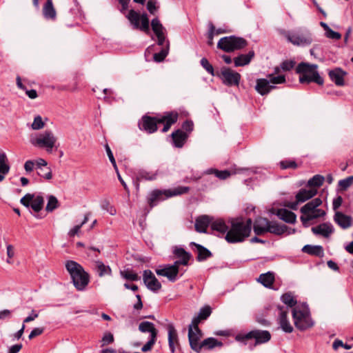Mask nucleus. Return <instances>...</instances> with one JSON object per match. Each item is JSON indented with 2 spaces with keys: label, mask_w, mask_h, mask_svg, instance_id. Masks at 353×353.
Instances as JSON below:
<instances>
[{
  "label": "nucleus",
  "mask_w": 353,
  "mask_h": 353,
  "mask_svg": "<svg viewBox=\"0 0 353 353\" xmlns=\"http://www.w3.org/2000/svg\"><path fill=\"white\" fill-rule=\"evenodd\" d=\"M231 227L225 234V239L230 243L243 242L250 235L252 220L249 218L245 222L242 218L232 219Z\"/></svg>",
  "instance_id": "1"
},
{
  "label": "nucleus",
  "mask_w": 353,
  "mask_h": 353,
  "mask_svg": "<svg viewBox=\"0 0 353 353\" xmlns=\"http://www.w3.org/2000/svg\"><path fill=\"white\" fill-rule=\"evenodd\" d=\"M65 266L77 290H85L90 282V274L84 270L83 267L72 260L67 261Z\"/></svg>",
  "instance_id": "2"
},
{
  "label": "nucleus",
  "mask_w": 353,
  "mask_h": 353,
  "mask_svg": "<svg viewBox=\"0 0 353 353\" xmlns=\"http://www.w3.org/2000/svg\"><path fill=\"white\" fill-rule=\"evenodd\" d=\"M317 68L318 66L316 64H310L305 62L300 63L296 68V72L300 74L299 82L301 83L314 82L322 85L324 80L317 71Z\"/></svg>",
  "instance_id": "3"
},
{
  "label": "nucleus",
  "mask_w": 353,
  "mask_h": 353,
  "mask_svg": "<svg viewBox=\"0 0 353 353\" xmlns=\"http://www.w3.org/2000/svg\"><path fill=\"white\" fill-rule=\"evenodd\" d=\"M190 188L186 186H178L172 190H154L148 196V203L150 208L156 206L159 202L164 201L170 197L186 194Z\"/></svg>",
  "instance_id": "4"
},
{
  "label": "nucleus",
  "mask_w": 353,
  "mask_h": 353,
  "mask_svg": "<svg viewBox=\"0 0 353 353\" xmlns=\"http://www.w3.org/2000/svg\"><path fill=\"white\" fill-rule=\"evenodd\" d=\"M248 45V41L241 37L230 35L222 37L217 43V48L225 52H232L245 48Z\"/></svg>",
  "instance_id": "5"
},
{
  "label": "nucleus",
  "mask_w": 353,
  "mask_h": 353,
  "mask_svg": "<svg viewBox=\"0 0 353 353\" xmlns=\"http://www.w3.org/2000/svg\"><path fill=\"white\" fill-rule=\"evenodd\" d=\"M254 339V346L265 343L271 339V334L268 330H253L245 334L236 335L235 340L246 345L248 340Z\"/></svg>",
  "instance_id": "6"
},
{
  "label": "nucleus",
  "mask_w": 353,
  "mask_h": 353,
  "mask_svg": "<svg viewBox=\"0 0 353 353\" xmlns=\"http://www.w3.org/2000/svg\"><path fill=\"white\" fill-rule=\"evenodd\" d=\"M127 19L134 29L140 30L146 34L150 32V21L147 13L140 14L133 9L129 10Z\"/></svg>",
  "instance_id": "7"
},
{
  "label": "nucleus",
  "mask_w": 353,
  "mask_h": 353,
  "mask_svg": "<svg viewBox=\"0 0 353 353\" xmlns=\"http://www.w3.org/2000/svg\"><path fill=\"white\" fill-rule=\"evenodd\" d=\"M292 317L295 327L300 331L306 330L314 325L309 312L294 308L292 310Z\"/></svg>",
  "instance_id": "8"
},
{
  "label": "nucleus",
  "mask_w": 353,
  "mask_h": 353,
  "mask_svg": "<svg viewBox=\"0 0 353 353\" xmlns=\"http://www.w3.org/2000/svg\"><path fill=\"white\" fill-rule=\"evenodd\" d=\"M216 77H219L222 83L229 87L239 86L241 74L228 67H222L221 70L216 72Z\"/></svg>",
  "instance_id": "9"
},
{
  "label": "nucleus",
  "mask_w": 353,
  "mask_h": 353,
  "mask_svg": "<svg viewBox=\"0 0 353 353\" xmlns=\"http://www.w3.org/2000/svg\"><path fill=\"white\" fill-rule=\"evenodd\" d=\"M57 138L50 130H46L43 133L40 134L38 137L30 140V143L37 147L46 148L47 152H51L54 148Z\"/></svg>",
  "instance_id": "10"
},
{
  "label": "nucleus",
  "mask_w": 353,
  "mask_h": 353,
  "mask_svg": "<svg viewBox=\"0 0 353 353\" xmlns=\"http://www.w3.org/2000/svg\"><path fill=\"white\" fill-rule=\"evenodd\" d=\"M285 37L294 46H308L312 42V34L308 30L288 32Z\"/></svg>",
  "instance_id": "11"
},
{
  "label": "nucleus",
  "mask_w": 353,
  "mask_h": 353,
  "mask_svg": "<svg viewBox=\"0 0 353 353\" xmlns=\"http://www.w3.org/2000/svg\"><path fill=\"white\" fill-rule=\"evenodd\" d=\"M20 203L28 208H31L35 213H39L43 208L44 199L41 195L27 193L21 199Z\"/></svg>",
  "instance_id": "12"
},
{
  "label": "nucleus",
  "mask_w": 353,
  "mask_h": 353,
  "mask_svg": "<svg viewBox=\"0 0 353 353\" xmlns=\"http://www.w3.org/2000/svg\"><path fill=\"white\" fill-rule=\"evenodd\" d=\"M159 117H151L148 114L143 115L138 123L139 130L153 134L158 130Z\"/></svg>",
  "instance_id": "13"
},
{
  "label": "nucleus",
  "mask_w": 353,
  "mask_h": 353,
  "mask_svg": "<svg viewBox=\"0 0 353 353\" xmlns=\"http://www.w3.org/2000/svg\"><path fill=\"white\" fill-rule=\"evenodd\" d=\"M179 116V114L176 111L165 112L163 115L158 116L159 123L163 124V128L161 130V132H168L171 126L177 122Z\"/></svg>",
  "instance_id": "14"
},
{
  "label": "nucleus",
  "mask_w": 353,
  "mask_h": 353,
  "mask_svg": "<svg viewBox=\"0 0 353 353\" xmlns=\"http://www.w3.org/2000/svg\"><path fill=\"white\" fill-rule=\"evenodd\" d=\"M143 280L147 288L152 292H158L162 287L161 283L155 277L150 270H145L143 272Z\"/></svg>",
  "instance_id": "15"
},
{
  "label": "nucleus",
  "mask_w": 353,
  "mask_h": 353,
  "mask_svg": "<svg viewBox=\"0 0 353 353\" xmlns=\"http://www.w3.org/2000/svg\"><path fill=\"white\" fill-rule=\"evenodd\" d=\"M267 232L281 236L287 232L288 234H294L296 232L295 229L289 228L285 224H279L276 221H271L269 226L267 228Z\"/></svg>",
  "instance_id": "16"
},
{
  "label": "nucleus",
  "mask_w": 353,
  "mask_h": 353,
  "mask_svg": "<svg viewBox=\"0 0 353 353\" xmlns=\"http://www.w3.org/2000/svg\"><path fill=\"white\" fill-rule=\"evenodd\" d=\"M277 310L280 311L279 323L281 328L286 333H292L294 329L288 319V308L285 310L284 306L279 305Z\"/></svg>",
  "instance_id": "17"
},
{
  "label": "nucleus",
  "mask_w": 353,
  "mask_h": 353,
  "mask_svg": "<svg viewBox=\"0 0 353 353\" xmlns=\"http://www.w3.org/2000/svg\"><path fill=\"white\" fill-rule=\"evenodd\" d=\"M270 221L265 217L258 216L254 219L253 223L254 232L256 236H261L267 233V228Z\"/></svg>",
  "instance_id": "18"
},
{
  "label": "nucleus",
  "mask_w": 353,
  "mask_h": 353,
  "mask_svg": "<svg viewBox=\"0 0 353 353\" xmlns=\"http://www.w3.org/2000/svg\"><path fill=\"white\" fill-rule=\"evenodd\" d=\"M345 72L341 68H336L330 70L328 72L329 77L336 85L343 86L345 84L344 77L346 75Z\"/></svg>",
  "instance_id": "19"
},
{
  "label": "nucleus",
  "mask_w": 353,
  "mask_h": 353,
  "mask_svg": "<svg viewBox=\"0 0 353 353\" xmlns=\"http://www.w3.org/2000/svg\"><path fill=\"white\" fill-rule=\"evenodd\" d=\"M171 137L174 147L181 148L185 143L189 135L182 130L178 129L172 133Z\"/></svg>",
  "instance_id": "20"
},
{
  "label": "nucleus",
  "mask_w": 353,
  "mask_h": 353,
  "mask_svg": "<svg viewBox=\"0 0 353 353\" xmlns=\"http://www.w3.org/2000/svg\"><path fill=\"white\" fill-rule=\"evenodd\" d=\"M334 221L341 228L347 229L352 224V218L349 215H346L341 212L336 211L334 216Z\"/></svg>",
  "instance_id": "21"
},
{
  "label": "nucleus",
  "mask_w": 353,
  "mask_h": 353,
  "mask_svg": "<svg viewBox=\"0 0 353 353\" xmlns=\"http://www.w3.org/2000/svg\"><path fill=\"white\" fill-rule=\"evenodd\" d=\"M276 88L275 85H270V81L266 79H257L255 85V90L262 96L268 94L272 90Z\"/></svg>",
  "instance_id": "22"
},
{
  "label": "nucleus",
  "mask_w": 353,
  "mask_h": 353,
  "mask_svg": "<svg viewBox=\"0 0 353 353\" xmlns=\"http://www.w3.org/2000/svg\"><path fill=\"white\" fill-rule=\"evenodd\" d=\"M156 273L159 276L167 277L171 282H174L177 279L179 272L176 270L175 268H172L171 265H167L164 268L157 269Z\"/></svg>",
  "instance_id": "23"
},
{
  "label": "nucleus",
  "mask_w": 353,
  "mask_h": 353,
  "mask_svg": "<svg viewBox=\"0 0 353 353\" xmlns=\"http://www.w3.org/2000/svg\"><path fill=\"white\" fill-rule=\"evenodd\" d=\"M211 223L212 219L209 216H200L195 221V230L199 233H205L208 227L211 224Z\"/></svg>",
  "instance_id": "24"
},
{
  "label": "nucleus",
  "mask_w": 353,
  "mask_h": 353,
  "mask_svg": "<svg viewBox=\"0 0 353 353\" xmlns=\"http://www.w3.org/2000/svg\"><path fill=\"white\" fill-rule=\"evenodd\" d=\"M312 232L314 234L322 235L324 237H329L333 232V228L330 223H323L316 227H312Z\"/></svg>",
  "instance_id": "25"
},
{
  "label": "nucleus",
  "mask_w": 353,
  "mask_h": 353,
  "mask_svg": "<svg viewBox=\"0 0 353 353\" xmlns=\"http://www.w3.org/2000/svg\"><path fill=\"white\" fill-rule=\"evenodd\" d=\"M190 246H194L197 251V256L196 260L198 261H203L208 259V258H210L212 256V253L210 250H209L205 247L203 246L202 245H200L199 243H196L195 242H191Z\"/></svg>",
  "instance_id": "26"
},
{
  "label": "nucleus",
  "mask_w": 353,
  "mask_h": 353,
  "mask_svg": "<svg viewBox=\"0 0 353 353\" xmlns=\"http://www.w3.org/2000/svg\"><path fill=\"white\" fill-rule=\"evenodd\" d=\"M168 345L172 353L175 352V343L179 345L177 332L172 324L168 325Z\"/></svg>",
  "instance_id": "27"
},
{
  "label": "nucleus",
  "mask_w": 353,
  "mask_h": 353,
  "mask_svg": "<svg viewBox=\"0 0 353 353\" xmlns=\"http://www.w3.org/2000/svg\"><path fill=\"white\" fill-rule=\"evenodd\" d=\"M276 214L280 219L288 223H294L296 220V214L285 208L278 209Z\"/></svg>",
  "instance_id": "28"
},
{
  "label": "nucleus",
  "mask_w": 353,
  "mask_h": 353,
  "mask_svg": "<svg viewBox=\"0 0 353 353\" xmlns=\"http://www.w3.org/2000/svg\"><path fill=\"white\" fill-rule=\"evenodd\" d=\"M317 192V190L314 188H311L310 190L301 188L296 194L295 199L298 202L303 203L314 197Z\"/></svg>",
  "instance_id": "29"
},
{
  "label": "nucleus",
  "mask_w": 353,
  "mask_h": 353,
  "mask_svg": "<svg viewBox=\"0 0 353 353\" xmlns=\"http://www.w3.org/2000/svg\"><path fill=\"white\" fill-rule=\"evenodd\" d=\"M43 15L46 19L55 20L57 12L53 6L52 0H46L42 10Z\"/></svg>",
  "instance_id": "30"
},
{
  "label": "nucleus",
  "mask_w": 353,
  "mask_h": 353,
  "mask_svg": "<svg viewBox=\"0 0 353 353\" xmlns=\"http://www.w3.org/2000/svg\"><path fill=\"white\" fill-rule=\"evenodd\" d=\"M254 57V52L253 50L249 51L248 54H241L234 59L235 67L244 66L250 63L251 60Z\"/></svg>",
  "instance_id": "31"
},
{
  "label": "nucleus",
  "mask_w": 353,
  "mask_h": 353,
  "mask_svg": "<svg viewBox=\"0 0 353 353\" xmlns=\"http://www.w3.org/2000/svg\"><path fill=\"white\" fill-rule=\"evenodd\" d=\"M200 336L194 333L191 327H188V340L191 349L197 353H200Z\"/></svg>",
  "instance_id": "32"
},
{
  "label": "nucleus",
  "mask_w": 353,
  "mask_h": 353,
  "mask_svg": "<svg viewBox=\"0 0 353 353\" xmlns=\"http://www.w3.org/2000/svg\"><path fill=\"white\" fill-rule=\"evenodd\" d=\"M139 330L143 333L149 332L150 337H157L158 330L155 328L153 323L143 321L139 325Z\"/></svg>",
  "instance_id": "33"
},
{
  "label": "nucleus",
  "mask_w": 353,
  "mask_h": 353,
  "mask_svg": "<svg viewBox=\"0 0 353 353\" xmlns=\"http://www.w3.org/2000/svg\"><path fill=\"white\" fill-rule=\"evenodd\" d=\"M274 281V274L272 272L261 274L257 279V281L267 288H272Z\"/></svg>",
  "instance_id": "34"
},
{
  "label": "nucleus",
  "mask_w": 353,
  "mask_h": 353,
  "mask_svg": "<svg viewBox=\"0 0 353 353\" xmlns=\"http://www.w3.org/2000/svg\"><path fill=\"white\" fill-rule=\"evenodd\" d=\"M322 204V200L320 198H315L307 203L301 208V212L303 214H310L316 210V208Z\"/></svg>",
  "instance_id": "35"
},
{
  "label": "nucleus",
  "mask_w": 353,
  "mask_h": 353,
  "mask_svg": "<svg viewBox=\"0 0 353 353\" xmlns=\"http://www.w3.org/2000/svg\"><path fill=\"white\" fill-rule=\"evenodd\" d=\"M304 253L312 256L322 257L324 254L323 248L321 245H305L302 248Z\"/></svg>",
  "instance_id": "36"
},
{
  "label": "nucleus",
  "mask_w": 353,
  "mask_h": 353,
  "mask_svg": "<svg viewBox=\"0 0 353 353\" xmlns=\"http://www.w3.org/2000/svg\"><path fill=\"white\" fill-rule=\"evenodd\" d=\"M210 228L212 231H216L221 234H225L229 230L228 226L224 220L221 219L212 221L210 224Z\"/></svg>",
  "instance_id": "37"
},
{
  "label": "nucleus",
  "mask_w": 353,
  "mask_h": 353,
  "mask_svg": "<svg viewBox=\"0 0 353 353\" xmlns=\"http://www.w3.org/2000/svg\"><path fill=\"white\" fill-rule=\"evenodd\" d=\"M223 346V343L213 337H209L200 343V352L203 348L205 350H212L214 347Z\"/></svg>",
  "instance_id": "38"
},
{
  "label": "nucleus",
  "mask_w": 353,
  "mask_h": 353,
  "mask_svg": "<svg viewBox=\"0 0 353 353\" xmlns=\"http://www.w3.org/2000/svg\"><path fill=\"white\" fill-rule=\"evenodd\" d=\"M96 271L99 276L102 277L105 274L111 275L112 269L109 265H105L101 261H96Z\"/></svg>",
  "instance_id": "39"
},
{
  "label": "nucleus",
  "mask_w": 353,
  "mask_h": 353,
  "mask_svg": "<svg viewBox=\"0 0 353 353\" xmlns=\"http://www.w3.org/2000/svg\"><path fill=\"white\" fill-rule=\"evenodd\" d=\"M205 173L208 174H214L221 180H225L229 178L232 174V172L227 170H219L215 168L208 169L206 170Z\"/></svg>",
  "instance_id": "40"
},
{
  "label": "nucleus",
  "mask_w": 353,
  "mask_h": 353,
  "mask_svg": "<svg viewBox=\"0 0 353 353\" xmlns=\"http://www.w3.org/2000/svg\"><path fill=\"white\" fill-rule=\"evenodd\" d=\"M173 254L176 258H179V259H185L187 263H189V261L192 258L191 254L181 247L175 246L173 250Z\"/></svg>",
  "instance_id": "41"
},
{
  "label": "nucleus",
  "mask_w": 353,
  "mask_h": 353,
  "mask_svg": "<svg viewBox=\"0 0 353 353\" xmlns=\"http://www.w3.org/2000/svg\"><path fill=\"white\" fill-rule=\"evenodd\" d=\"M170 49V42L167 41V43L165 47H163L161 51L158 53H155L153 55V59L155 62L160 63L162 62L165 57L168 56L169 53Z\"/></svg>",
  "instance_id": "42"
},
{
  "label": "nucleus",
  "mask_w": 353,
  "mask_h": 353,
  "mask_svg": "<svg viewBox=\"0 0 353 353\" xmlns=\"http://www.w3.org/2000/svg\"><path fill=\"white\" fill-rule=\"evenodd\" d=\"M8 160L4 152L0 154V173L7 174L10 171V165L8 163Z\"/></svg>",
  "instance_id": "43"
},
{
  "label": "nucleus",
  "mask_w": 353,
  "mask_h": 353,
  "mask_svg": "<svg viewBox=\"0 0 353 353\" xmlns=\"http://www.w3.org/2000/svg\"><path fill=\"white\" fill-rule=\"evenodd\" d=\"M281 300L284 304L290 307L295 306L297 303L296 299L291 292H286L283 294L281 297Z\"/></svg>",
  "instance_id": "44"
},
{
  "label": "nucleus",
  "mask_w": 353,
  "mask_h": 353,
  "mask_svg": "<svg viewBox=\"0 0 353 353\" xmlns=\"http://www.w3.org/2000/svg\"><path fill=\"white\" fill-rule=\"evenodd\" d=\"M137 175L139 176V179L146 180V181H153L157 179V174L155 172H148L144 170H139Z\"/></svg>",
  "instance_id": "45"
},
{
  "label": "nucleus",
  "mask_w": 353,
  "mask_h": 353,
  "mask_svg": "<svg viewBox=\"0 0 353 353\" xmlns=\"http://www.w3.org/2000/svg\"><path fill=\"white\" fill-rule=\"evenodd\" d=\"M324 180L325 178L323 176L316 174L308 181L307 186L310 188H319L323 185Z\"/></svg>",
  "instance_id": "46"
},
{
  "label": "nucleus",
  "mask_w": 353,
  "mask_h": 353,
  "mask_svg": "<svg viewBox=\"0 0 353 353\" xmlns=\"http://www.w3.org/2000/svg\"><path fill=\"white\" fill-rule=\"evenodd\" d=\"M121 276L126 280L129 281H138L140 279V276L135 272H133L131 270L127 269L120 272Z\"/></svg>",
  "instance_id": "47"
},
{
  "label": "nucleus",
  "mask_w": 353,
  "mask_h": 353,
  "mask_svg": "<svg viewBox=\"0 0 353 353\" xmlns=\"http://www.w3.org/2000/svg\"><path fill=\"white\" fill-rule=\"evenodd\" d=\"M59 207L58 199L53 195L48 196V201L46 207L47 212H51Z\"/></svg>",
  "instance_id": "48"
},
{
  "label": "nucleus",
  "mask_w": 353,
  "mask_h": 353,
  "mask_svg": "<svg viewBox=\"0 0 353 353\" xmlns=\"http://www.w3.org/2000/svg\"><path fill=\"white\" fill-rule=\"evenodd\" d=\"M353 184V175L339 181V188L341 191L347 190Z\"/></svg>",
  "instance_id": "49"
},
{
  "label": "nucleus",
  "mask_w": 353,
  "mask_h": 353,
  "mask_svg": "<svg viewBox=\"0 0 353 353\" xmlns=\"http://www.w3.org/2000/svg\"><path fill=\"white\" fill-rule=\"evenodd\" d=\"M152 29L155 34H159L163 32L164 28L158 18H154L151 21Z\"/></svg>",
  "instance_id": "50"
},
{
  "label": "nucleus",
  "mask_w": 353,
  "mask_h": 353,
  "mask_svg": "<svg viewBox=\"0 0 353 353\" xmlns=\"http://www.w3.org/2000/svg\"><path fill=\"white\" fill-rule=\"evenodd\" d=\"M279 165L282 170H286L290 168L296 169L298 168L296 162L294 160L290 159H285L280 161Z\"/></svg>",
  "instance_id": "51"
},
{
  "label": "nucleus",
  "mask_w": 353,
  "mask_h": 353,
  "mask_svg": "<svg viewBox=\"0 0 353 353\" xmlns=\"http://www.w3.org/2000/svg\"><path fill=\"white\" fill-rule=\"evenodd\" d=\"M37 172L39 176L46 180H50L52 178V170L50 167L40 168L39 170H37Z\"/></svg>",
  "instance_id": "52"
},
{
  "label": "nucleus",
  "mask_w": 353,
  "mask_h": 353,
  "mask_svg": "<svg viewBox=\"0 0 353 353\" xmlns=\"http://www.w3.org/2000/svg\"><path fill=\"white\" fill-rule=\"evenodd\" d=\"M201 65L202 67L212 76H216V72H214V68L212 65L209 62V61L203 57L201 59Z\"/></svg>",
  "instance_id": "53"
},
{
  "label": "nucleus",
  "mask_w": 353,
  "mask_h": 353,
  "mask_svg": "<svg viewBox=\"0 0 353 353\" xmlns=\"http://www.w3.org/2000/svg\"><path fill=\"white\" fill-rule=\"evenodd\" d=\"M268 77L269 78L268 81H270V83L282 84L286 82L285 75H278L275 77L274 74H269Z\"/></svg>",
  "instance_id": "54"
},
{
  "label": "nucleus",
  "mask_w": 353,
  "mask_h": 353,
  "mask_svg": "<svg viewBox=\"0 0 353 353\" xmlns=\"http://www.w3.org/2000/svg\"><path fill=\"white\" fill-rule=\"evenodd\" d=\"M296 62L294 60H285L280 64L282 71L288 72L290 71L295 66Z\"/></svg>",
  "instance_id": "55"
},
{
  "label": "nucleus",
  "mask_w": 353,
  "mask_h": 353,
  "mask_svg": "<svg viewBox=\"0 0 353 353\" xmlns=\"http://www.w3.org/2000/svg\"><path fill=\"white\" fill-rule=\"evenodd\" d=\"M212 313V308L209 305H205L201 307L199 310L198 316L202 319H207Z\"/></svg>",
  "instance_id": "56"
},
{
  "label": "nucleus",
  "mask_w": 353,
  "mask_h": 353,
  "mask_svg": "<svg viewBox=\"0 0 353 353\" xmlns=\"http://www.w3.org/2000/svg\"><path fill=\"white\" fill-rule=\"evenodd\" d=\"M44 125L45 124H44L43 121H42L41 117L39 115H37V117H34V121L32 123L31 127L33 130H38L42 129L44 127Z\"/></svg>",
  "instance_id": "57"
},
{
  "label": "nucleus",
  "mask_w": 353,
  "mask_h": 353,
  "mask_svg": "<svg viewBox=\"0 0 353 353\" xmlns=\"http://www.w3.org/2000/svg\"><path fill=\"white\" fill-rule=\"evenodd\" d=\"M214 31H215V27H214V24L212 22H210L209 31L208 32V36H207V37H208L207 43H208V45L210 46H212L214 44L213 38H214V36L215 35Z\"/></svg>",
  "instance_id": "58"
},
{
  "label": "nucleus",
  "mask_w": 353,
  "mask_h": 353,
  "mask_svg": "<svg viewBox=\"0 0 353 353\" xmlns=\"http://www.w3.org/2000/svg\"><path fill=\"white\" fill-rule=\"evenodd\" d=\"M105 150H106V152H107V154L108 156V158L112 165V166L114 167V168L116 170V171H117V163H116V161H115V159L114 157V155H113V153L110 149V148L109 147V145L108 144H106L105 145Z\"/></svg>",
  "instance_id": "59"
},
{
  "label": "nucleus",
  "mask_w": 353,
  "mask_h": 353,
  "mask_svg": "<svg viewBox=\"0 0 353 353\" xmlns=\"http://www.w3.org/2000/svg\"><path fill=\"white\" fill-rule=\"evenodd\" d=\"M157 339V337H150L149 341L142 347L141 350L143 352H148L150 350L156 343Z\"/></svg>",
  "instance_id": "60"
},
{
  "label": "nucleus",
  "mask_w": 353,
  "mask_h": 353,
  "mask_svg": "<svg viewBox=\"0 0 353 353\" xmlns=\"http://www.w3.org/2000/svg\"><path fill=\"white\" fill-rule=\"evenodd\" d=\"M306 216H301V221L304 227H307V223L311 220L319 218V215H312V214H307Z\"/></svg>",
  "instance_id": "61"
},
{
  "label": "nucleus",
  "mask_w": 353,
  "mask_h": 353,
  "mask_svg": "<svg viewBox=\"0 0 353 353\" xmlns=\"http://www.w3.org/2000/svg\"><path fill=\"white\" fill-rule=\"evenodd\" d=\"M182 129L188 134L191 132L194 129L193 122L191 120L185 121L182 124Z\"/></svg>",
  "instance_id": "62"
},
{
  "label": "nucleus",
  "mask_w": 353,
  "mask_h": 353,
  "mask_svg": "<svg viewBox=\"0 0 353 353\" xmlns=\"http://www.w3.org/2000/svg\"><path fill=\"white\" fill-rule=\"evenodd\" d=\"M325 35L327 38L334 40H339L341 38V34L339 32H335L331 28L327 30Z\"/></svg>",
  "instance_id": "63"
},
{
  "label": "nucleus",
  "mask_w": 353,
  "mask_h": 353,
  "mask_svg": "<svg viewBox=\"0 0 353 353\" xmlns=\"http://www.w3.org/2000/svg\"><path fill=\"white\" fill-rule=\"evenodd\" d=\"M43 332L44 327H35L31 331L30 334L28 336V339L31 340L34 337L42 334Z\"/></svg>",
  "instance_id": "64"
}]
</instances>
